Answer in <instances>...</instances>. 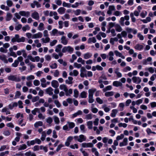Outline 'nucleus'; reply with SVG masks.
<instances>
[{
  "label": "nucleus",
  "mask_w": 156,
  "mask_h": 156,
  "mask_svg": "<svg viewBox=\"0 0 156 156\" xmlns=\"http://www.w3.org/2000/svg\"><path fill=\"white\" fill-rule=\"evenodd\" d=\"M16 18L20 19L21 18V16L28 17L30 15V12L29 11H20L19 13L16 12L14 14Z\"/></svg>",
  "instance_id": "1"
},
{
  "label": "nucleus",
  "mask_w": 156,
  "mask_h": 156,
  "mask_svg": "<svg viewBox=\"0 0 156 156\" xmlns=\"http://www.w3.org/2000/svg\"><path fill=\"white\" fill-rule=\"evenodd\" d=\"M96 90L95 89H91L89 90L88 102L89 103H91L94 102V100L93 98V94Z\"/></svg>",
  "instance_id": "2"
},
{
  "label": "nucleus",
  "mask_w": 156,
  "mask_h": 156,
  "mask_svg": "<svg viewBox=\"0 0 156 156\" xmlns=\"http://www.w3.org/2000/svg\"><path fill=\"white\" fill-rule=\"evenodd\" d=\"M8 79L11 81H15L16 82H20L21 81V79L19 76L16 75H11L9 76Z\"/></svg>",
  "instance_id": "3"
},
{
  "label": "nucleus",
  "mask_w": 156,
  "mask_h": 156,
  "mask_svg": "<svg viewBox=\"0 0 156 156\" xmlns=\"http://www.w3.org/2000/svg\"><path fill=\"white\" fill-rule=\"evenodd\" d=\"M73 48L70 46L64 47L62 48V52L63 53L68 52L71 53H73Z\"/></svg>",
  "instance_id": "4"
},
{
  "label": "nucleus",
  "mask_w": 156,
  "mask_h": 156,
  "mask_svg": "<svg viewBox=\"0 0 156 156\" xmlns=\"http://www.w3.org/2000/svg\"><path fill=\"white\" fill-rule=\"evenodd\" d=\"M16 53L17 55L19 56L22 54L23 56L25 58H26L27 55L26 50L24 49H21L20 50L18 51H17Z\"/></svg>",
  "instance_id": "5"
},
{
  "label": "nucleus",
  "mask_w": 156,
  "mask_h": 156,
  "mask_svg": "<svg viewBox=\"0 0 156 156\" xmlns=\"http://www.w3.org/2000/svg\"><path fill=\"white\" fill-rule=\"evenodd\" d=\"M31 17L36 20H38L40 18L39 13L36 11H34L31 14Z\"/></svg>",
  "instance_id": "6"
},
{
  "label": "nucleus",
  "mask_w": 156,
  "mask_h": 156,
  "mask_svg": "<svg viewBox=\"0 0 156 156\" xmlns=\"http://www.w3.org/2000/svg\"><path fill=\"white\" fill-rule=\"evenodd\" d=\"M73 137L71 136H69L67 139L66 141L65 142V145L67 147L69 146L70 143L71 141L73 140Z\"/></svg>",
  "instance_id": "7"
},
{
  "label": "nucleus",
  "mask_w": 156,
  "mask_h": 156,
  "mask_svg": "<svg viewBox=\"0 0 156 156\" xmlns=\"http://www.w3.org/2000/svg\"><path fill=\"white\" fill-rule=\"evenodd\" d=\"M82 147L83 148L91 147L93 146L92 143H83L81 144Z\"/></svg>",
  "instance_id": "8"
},
{
  "label": "nucleus",
  "mask_w": 156,
  "mask_h": 156,
  "mask_svg": "<svg viewBox=\"0 0 156 156\" xmlns=\"http://www.w3.org/2000/svg\"><path fill=\"white\" fill-rule=\"evenodd\" d=\"M84 3L83 1H80L79 2H76L74 4H72L71 7L73 8H77L79 5H83Z\"/></svg>",
  "instance_id": "9"
},
{
  "label": "nucleus",
  "mask_w": 156,
  "mask_h": 156,
  "mask_svg": "<svg viewBox=\"0 0 156 156\" xmlns=\"http://www.w3.org/2000/svg\"><path fill=\"white\" fill-rule=\"evenodd\" d=\"M49 15L51 16H53V18L55 20H57L59 19V16H57V13L56 12H50L49 13Z\"/></svg>",
  "instance_id": "10"
},
{
  "label": "nucleus",
  "mask_w": 156,
  "mask_h": 156,
  "mask_svg": "<svg viewBox=\"0 0 156 156\" xmlns=\"http://www.w3.org/2000/svg\"><path fill=\"white\" fill-rule=\"evenodd\" d=\"M42 36V34L41 33L39 32L36 34H33L32 35V39L39 38H41Z\"/></svg>",
  "instance_id": "11"
},
{
  "label": "nucleus",
  "mask_w": 156,
  "mask_h": 156,
  "mask_svg": "<svg viewBox=\"0 0 156 156\" xmlns=\"http://www.w3.org/2000/svg\"><path fill=\"white\" fill-rule=\"evenodd\" d=\"M61 43L64 45H66L68 43V41L65 36H62L61 38Z\"/></svg>",
  "instance_id": "12"
},
{
  "label": "nucleus",
  "mask_w": 156,
  "mask_h": 156,
  "mask_svg": "<svg viewBox=\"0 0 156 156\" xmlns=\"http://www.w3.org/2000/svg\"><path fill=\"white\" fill-rule=\"evenodd\" d=\"M86 137L83 135L81 134L79 136V138L78 139V141L80 142H82L86 140Z\"/></svg>",
  "instance_id": "13"
},
{
  "label": "nucleus",
  "mask_w": 156,
  "mask_h": 156,
  "mask_svg": "<svg viewBox=\"0 0 156 156\" xmlns=\"http://www.w3.org/2000/svg\"><path fill=\"white\" fill-rule=\"evenodd\" d=\"M51 86L55 88H57L59 86L58 82L56 80H53L51 82Z\"/></svg>",
  "instance_id": "14"
},
{
  "label": "nucleus",
  "mask_w": 156,
  "mask_h": 156,
  "mask_svg": "<svg viewBox=\"0 0 156 156\" xmlns=\"http://www.w3.org/2000/svg\"><path fill=\"white\" fill-rule=\"evenodd\" d=\"M0 59L2 61L5 63H7L8 62V61L7 59L6 56L5 55H0Z\"/></svg>",
  "instance_id": "15"
},
{
  "label": "nucleus",
  "mask_w": 156,
  "mask_h": 156,
  "mask_svg": "<svg viewBox=\"0 0 156 156\" xmlns=\"http://www.w3.org/2000/svg\"><path fill=\"white\" fill-rule=\"evenodd\" d=\"M53 89L51 87L47 88L45 90L46 93L50 95L53 94Z\"/></svg>",
  "instance_id": "16"
},
{
  "label": "nucleus",
  "mask_w": 156,
  "mask_h": 156,
  "mask_svg": "<svg viewBox=\"0 0 156 156\" xmlns=\"http://www.w3.org/2000/svg\"><path fill=\"white\" fill-rule=\"evenodd\" d=\"M92 54L90 52H87L83 55V58L85 59L89 58L92 56Z\"/></svg>",
  "instance_id": "17"
},
{
  "label": "nucleus",
  "mask_w": 156,
  "mask_h": 156,
  "mask_svg": "<svg viewBox=\"0 0 156 156\" xmlns=\"http://www.w3.org/2000/svg\"><path fill=\"white\" fill-rule=\"evenodd\" d=\"M19 37V36L18 34H15L14 37L11 39V42L13 43H14L16 42H17V41H18Z\"/></svg>",
  "instance_id": "18"
},
{
  "label": "nucleus",
  "mask_w": 156,
  "mask_h": 156,
  "mask_svg": "<svg viewBox=\"0 0 156 156\" xmlns=\"http://www.w3.org/2000/svg\"><path fill=\"white\" fill-rule=\"evenodd\" d=\"M113 85L116 87L121 86L122 85V83L119 81H115L113 83Z\"/></svg>",
  "instance_id": "19"
},
{
  "label": "nucleus",
  "mask_w": 156,
  "mask_h": 156,
  "mask_svg": "<svg viewBox=\"0 0 156 156\" xmlns=\"http://www.w3.org/2000/svg\"><path fill=\"white\" fill-rule=\"evenodd\" d=\"M79 74V72L76 70H74L73 71L70 72L69 75L70 76H76Z\"/></svg>",
  "instance_id": "20"
},
{
  "label": "nucleus",
  "mask_w": 156,
  "mask_h": 156,
  "mask_svg": "<svg viewBox=\"0 0 156 156\" xmlns=\"http://www.w3.org/2000/svg\"><path fill=\"white\" fill-rule=\"evenodd\" d=\"M59 88L61 90H63L65 92L67 90V86L65 84H62L60 85Z\"/></svg>",
  "instance_id": "21"
},
{
  "label": "nucleus",
  "mask_w": 156,
  "mask_h": 156,
  "mask_svg": "<svg viewBox=\"0 0 156 156\" xmlns=\"http://www.w3.org/2000/svg\"><path fill=\"white\" fill-rule=\"evenodd\" d=\"M134 48L136 50L141 51L143 48V46L142 45L137 44L135 46Z\"/></svg>",
  "instance_id": "22"
},
{
  "label": "nucleus",
  "mask_w": 156,
  "mask_h": 156,
  "mask_svg": "<svg viewBox=\"0 0 156 156\" xmlns=\"http://www.w3.org/2000/svg\"><path fill=\"white\" fill-rule=\"evenodd\" d=\"M66 9L63 7L59 8L57 10L58 12L60 14H63L65 12Z\"/></svg>",
  "instance_id": "23"
},
{
  "label": "nucleus",
  "mask_w": 156,
  "mask_h": 156,
  "mask_svg": "<svg viewBox=\"0 0 156 156\" xmlns=\"http://www.w3.org/2000/svg\"><path fill=\"white\" fill-rule=\"evenodd\" d=\"M18 147V149L19 151L23 150L27 148V146L25 144H22Z\"/></svg>",
  "instance_id": "24"
},
{
  "label": "nucleus",
  "mask_w": 156,
  "mask_h": 156,
  "mask_svg": "<svg viewBox=\"0 0 156 156\" xmlns=\"http://www.w3.org/2000/svg\"><path fill=\"white\" fill-rule=\"evenodd\" d=\"M38 30L39 31H42L44 30V24L42 23H40L37 27Z\"/></svg>",
  "instance_id": "25"
},
{
  "label": "nucleus",
  "mask_w": 156,
  "mask_h": 156,
  "mask_svg": "<svg viewBox=\"0 0 156 156\" xmlns=\"http://www.w3.org/2000/svg\"><path fill=\"white\" fill-rule=\"evenodd\" d=\"M73 78L71 77H69L68 79L66 80V83L68 84H72V80Z\"/></svg>",
  "instance_id": "26"
},
{
  "label": "nucleus",
  "mask_w": 156,
  "mask_h": 156,
  "mask_svg": "<svg viewBox=\"0 0 156 156\" xmlns=\"http://www.w3.org/2000/svg\"><path fill=\"white\" fill-rule=\"evenodd\" d=\"M117 112L118 110L116 109H113L112 110V112L110 114V116L112 117H115Z\"/></svg>",
  "instance_id": "27"
},
{
  "label": "nucleus",
  "mask_w": 156,
  "mask_h": 156,
  "mask_svg": "<svg viewBox=\"0 0 156 156\" xmlns=\"http://www.w3.org/2000/svg\"><path fill=\"white\" fill-rule=\"evenodd\" d=\"M43 125V122L41 121H39L36 122L34 124V126L36 128H37L39 126H41Z\"/></svg>",
  "instance_id": "28"
},
{
  "label": "nucleus",
  "mask_w": 156,
  "mask_h": 156,
  "mask_svg": "<svg viewBox=\"0 0 156 156\" xmlns=\"http://www.w3.org/2000/svg\"><path fill=\"white\" fill-rule=\"evenodd\" d=\"M62 6L64 7L70 8L71 7L72 4H71L70 3H66L65 2H63L62 3Z\"/></svg>",
  "instance_id": "29"
},
{
  "label": "nucleus",
  "mask_w": 156,
  "mask_h": 156,
  "mask_svg": "<svg viewBox=\"0 0 156 156\" xmlns=\"http://www.w3.org/2000/svg\"><path fill=\"white\" fill-rule=\"evenodd\" d=\"M55 123L57 124H58L60 122L59 118L57 116L54 115L53 116Z\"/></svg>",
  "instance_id": "30"
},
{
  "label": "nucleus",
  "mask_w": 156,
  "mask_h": 156,
  "mask_svg": "<svg viewBox=\"0 0 156 156\" xmlns=\"http://www.w3.org/2000/svg\"><path fill=\"white\" fill-rule=\"evenodd\" d=\"M9 50L10 52V56H13L14 58L17 57V55L13 51H12V49L11 48H9Z\"/></svg>",
  "instance_id": "31"
},
{
  "label": "nucleus",
  "mask_w": 156,
  "mask_h": 156,
  "mask_svg": "<svg viewBox=\"0 0 156 156\" xmlns=\"http://www.w3.org/2000/svg\"><path fill=\"white\" fill-rule=\"evenodd\" d=\"M65 93L66 96H70L73 93V90L72 89H69V90L67 89V90Z\"/></svg>",
  "instance_id": "32"
},
{
  "label": "nucleus",
  "mask_w": 156,
  "mask_h": 156,
  "mask_svg": "<svg viewBox=\"0 0 156 156\" xmlns=\"http://www.w3.org/2000/svg\"><path fill=\"white\" fill-rule=\"evenodd\" d=\"M96 39L95 37L89 38L87 41V42L88 43H90L91 42L95 43L96 42Z\"/></svg>",
  "instance_id": "33"
},
{
  "label": "nucleus",
  "mask_w": 156,
  "mask_h": 156,
  "mask_svg": "<svg viewBox=\"0 0 156 156\" xmlns=\"http://www.w3.org/2000/svg\"><path fill=\"white\" fill-rule=\"evenodd\" d=\"M2 112H5L6 115H8L10 114V111L9 109L6 107H5L2 110Z\"/></svg>",
  "instance_id": "34"
},
{
  "label": "nucleus",
  "mask_w": 156,
  "mask_h": 156,
  "mask_svg": "<svg viewBox=\"0 0 156 156\" xmlns=\"http://www.w3.org/2000/svg\"><path fill=\"white\" fill-rule=\"evenodd\" d=\"M41 40L43 43H46L49 42L50 38L49 37H46L45 38H43Z\"/></svg>",
  "instance_id": "35"
},
{
  "label": "nucleus",
  "mask_w": 156,
  "mask_h": 156,
  "mask_svg": "<svg viewBox=\"0 0 156 156\" xmlns=\"http://www.w3.org/2000/svg\"><path fill=\"white\" fill-rule=\"evenodd\" d=\"M62 46L61 44L57 45L55 48V51L57 52H59L61 50Z\"/></svg>",
  "instance_id": "36"
},
{
  "label": "nucleus",
  "mask_w": 156,
  "mask_h": 156,
  "mask_svg": "<svg viewBox=\"0 0 156 156\" xmlns=\"http://www.w3.org/2000/svg\"><path fill=\"white\" fill-rule=\"evenodd\" d=\"M114 92L113 91L107 92L105 93V96L106 97H109L112 96L114 95Z\"/></svg>",
  "instance_id": "37"
},
{
  "label": "nucleus",
  "mask_w": 156,
  "mask_h": 156,
  "mask_svg": "<svg viewBox=\"0 0 156 156\" xmlns=\"http://www.w3.org/2000/svg\"><path fill=\"white\" fill-rule=\"evenodd\" d=\"M67 123L68 125L69 128L70 129L73 128L75 126V124L73 122L68 121Z\"/></svg>",
  "instance_id": "38"
},
{
  "label": "nucleus",
  "mask_w": 156,
  "mask_h": 156,
  "mask_svg": "<svg viewBox=\"0 0 156 156\" xmlns=\"http://www.w3.org/2000/svg\"><path fill=\"white\" fill-rule=\"evenodd\" d=\"M12 18V15L9 13H8L7 14L6 20L7 21L10 20Z\"/></svg>",
  "instance_id": "39"
},
{
  "label": "nucleus",
  "mask_w": 156,
  "mask_h": 156,
  "mask_svg": "<svg viewBox=\"0 0 156 156\" xmlns=\"http://www.w3.org/2000/svg\"><path fill=\"white\" fill-rule=\"evenodd\" d=\"M46 133L45 131H43L41 133V140L42 141H44L45 140L46 136Z\"/></svg>",
  "instance_id": "40"
},
{
  "label": "nucleus",
  "mask_w": 156,
  "mask_h": 156,
  "mask_svg": "<svg viewBox=\"0 0 156 156\" xmlns=\"http://www.w3.org/2000/svg\"><path fill=\"white\" fill-rule=\"evenodd\" d=\"M58 30L55 29H53L50 32L51 36H55L57 34Z\"/></svg>",
  "instance_id": "41"
},
{
  "label": "nucleus",
  "mask_w": 156,
  "mask_h": 156,
  "mask_svg": "<svg viewBox=\"0 0 156 156\" xmlns=\"http://www.w3.org/2000/svg\"><path fill=\"white\" fill-rule=\"evenodd\" d=\"M87 93L84 91L81 92L80 94V96L82 98H85L87 97Z\"/></svg>",
  "instance_id": "42"
},
{
  "label": "nucleus",
  "mask_w": 156,
  "mask_h": 156,
  "mask_svg": "<svg viewBox=\"0 0 156 156\" xmlns=\"http://www.w3.org/2000/svg\"><path fill=\"white\" fill-rule=\"evenodd\" d=\"M35 77L34 75H30L27 76L26 77V79L28 81H30V80L34 79Z\"/></svg>",
  "instance_id": "43"
},
{
  "label": "nucleus",
  "mask_w": 156,
  "mask_h": 156,
  "mask_svg": "<svg viewBox=\"0 0 156 156\" xmlns=\"http://www.w3.org/2000/svg\"><path fill=\"white\" fill-rule=\"evenodd\" d=\"M73 96L75 98H78L79 96V91L76 89H75L73 91Z\"/></svg>",
  "instance_id": "44"
},
{
  "label": "nucleus",
  "mask_w": 156,
  "mask_h": 156,
  "mask_svg": "<svg viewBox=\"0 0 156 156\" xmlns=\"http://www.w3.org/2000/svg\"><path fill=\"white\" fill-rule=\"evenodd\" d=\"M27 145L28 146L33 145L35 144L34 140H31L30 141H28L27 142Z\"/></svg>",
  "instance_id": "45"
},
{
  "label": "nucleus",
  "mask_w": 156,
  "mask_h": 156,
  "mask_svg": "<svg viewBox=\"0 0 156 156\" xmlns=\"http://www.w3.org/2000/svg\"><path fill=\"white\" fill-rule=\"evenodd\" d=\"M87 126L88 128L90 129L92 128L93 122L91 121H89L87 122Z\"/></svg>",
  "instance_id": "46"
},
{
  "label": "nucleus",
  "mask_w": 156,
  "mask_h": 156,
  "mask_svg": "<svg viewBox=\"0 0 156 156\" xmlns=\"http://www.w3.org/2000/svg\"><path fill=\"white\" fill-rule=\"evenodd\" d=\"M115 30L116 31L120 32L122 30V28L119 25L116 24V25Z\"/></svg>",
  "instance_id": "47"
},
{
  "label": "nucleus",
  "mask_w": 156,
  "mask_h": 156,
  "mask_svg": "<svg viewBox=\"0 0 156 156\" xmlns=\"http://www.w3.org/2000/svg\"><path fill=\"white\" fill-rule=\"evenodd\" d=\"M118 70H119V68H117L116 69V70L115 71V73H116V74L117 76L118 77L120 78L122 76V74L120 73L117 72V71Z\"/></svg>",
  "instance_id": "48"
},
{
  "label": "nucleus",
  "mask_w": 156,
  "mask_h": 156,
  "mask_svg": "<svg viewBox=\"0 0 156 156\" xmlns=\"http://www.w3.org/2000/svg\"><path fill=\"white\" fill-rule=\"evenodd\" d=\"M21 95V93L20 91H16L15 93L14 99L19 98Z\"/></svg>",
  "instance_id": "49"
},
{
  "label": "nucleus",
  "mask_w": 156,
  "mask_h": 156,
  "mask_svg": "<svg viewBox=\"0 0 156 156\" xmlns=\"http://www.w3.org/2000/svg\"><path fill=\"white\" fill-rule=\"evenodd\" d=\"M33 84L35 86H38L40 84V82L38 80H35L33 81Z\"/></svg>",
  "instance_id": "50"
},
{
  "label": "nucleus",
  "mask_w": 156,
  "mask_h": 156,
  "mask_svg": "<svg viewBox=\"0 0 156 156\" xmlns=\"http://www.w3.org/2000/svg\"><path fill=\"white\" fill-rule=\"evenodd\" d=\"M58 66L55 63L52 64L50 65V67L51 69H55L57 68Z\"/></svg>",
  "instance_id": "51"
},
{
  "label": "nucleus",
  "mask_w": 156,
  "mask_h": 156,
  "mask_svg": "<svg viewBox=\"0 0 156 156\" xmlns=\"http://www.w3.org/2000/svg\"><path fill=\"white\" fill-rule=\"evenodd\" d=\"M19 63L18 61L17 60H15L14 62L12 64V67H16L17 66Z\"/></svg>",
  "instance_id": "52"
},
{
  "label": "nucleus",
  "mask_w": 156,
  "mask_h": 156,
  "mask_svg": "<svg viewBox=\"0 0 156 156\" xmlns=\"http://www.w3.org/2000/svg\"><path fill=\"white\" fill-rule=\"evenodd\" d=\"M77 62H80L82 64H84L85 62V61L82 59L81 58H79L77 60Z\"/></svg>",
  "instance_id": "53"
},
{
  "label": "nucleus",
  "mask_w": 156,
  "mask_h": 156,
  "mask_svg": "<svg viewBox=\"0 0 156 156\" xmlns=\"http://www.w3.org/2000/svg\"><path fill=\"white\" fill-rule=\"evenodd\" d=\"M73 12L76 15L78 16L80 14L81 10L80 9H77L76 10H73Z\"/></svg>",
  "instance_id": "54"
},
{
  "label": "nucleus",
  "mask_w": 156,
  "mask_h": 156,
  "mask_svg": "<svg viewBox=\"0 0 156 156\" xmlns=\"http://www.w3.org/2000/svg\"><path fill=\"white\" fill-rule=\"evenodd\" d=\"M112 88V87L111 85H109L107 86L105 88L103 89V91L104 92H105L107 90H111Z\"/></svg>",
  "instance_id": "55"
},
{
  "label": "nucleus",
  "mask_w": 156,
  "mask_h": 156,
  "mask_svg": "<svg viewBox=\"0 0 156 156\" xmlns=\"http://www.w3.org/2000/svg\"><path fill=\"white\" fill-rule=\"evenodd\" d=\"M145 13L144 12H142L140 14V16L142 18H144L147 15V12L146 11H144Z\"/></svg>",
  "instance_id": "56"
},
{
  "label": "nucleus",
  "mask_w": 156,
  "mask_h": 156,
  "mask_svg": "<svg viewBox=\"0 0 156 156\" xmlns=\"http://www.w3.org/2000/svg\"><path fill=\"white\" fill-rule=\"evenodd\" d=\"M6 3L7 5L9 7H11L12 6L13 3L12 1L10 0H7L6 1Z\"/></svg>",
  "instance_id": "57"
},
{
  "label": "nucleus",
  "mask_w": 156,
  "mask_h": 156,
  "mask_svg": "<svg viewBox=\"0 0 156 156\" xmlns=\"http://www.w3.org/2000/svg\"><path fill=\"white\" fill-rule=\"evenodd\" d=\"M3 134L5 136H8L10 134V132L9 130H5L3 132Z\"/></svg>",
  "instance_id": "58"
},
{
  "label": "nucleus",
  "mask_w": 156,
  "mask_h": 156,
  "mask_svg": "<svg viewBox=\"0 0 156 156\" xmlns=\"http://www.w3.org/2000/svg\"><path fill=\"white\" fill-rule=\"evenodd\" d=\"M57 42L56 40H54L50 42V45L51 46H53L55 45Z\"/></svg>",
  "instance_id": "59"
},
{
  "label": "nucleus",
  "mask_w": 156,
  "mask_h": 156,
  "mask_svg": "<svg viewBox=\"0 0 156 156\" xmlns=\"http://www.w3.org/2000/svg\"><path fill=\"white\" fill-rule=\"evenodd\" d=\"M40 149L41 150H43L46 152H47L48 151V148L46 147L43 146L42 145L40 146Z\"/></svg>",
  "instance_id": "60"
},
{
  "label": "nucleus",
  "mask_w": 156,
  "mask_h": 156,
  "mask_svg": "<svg viewBox=\"0 0 156 156\" xmlns=\"http://www.w3.org/2000/svg\"><path fill=\"white\" fill-rule=\"evenodd\" d=\"M25 41V38L24 37H22L21 38H19L18 41H17V42L20 43L21 42H24Z\"/></svg>",
  "instance_id": "61"
},
{
  "label": "nucleus",
  "mask_w": 156,
  "mask_h": 156,
  "mask_svg": "<svg viewBox=\"0 0 156 156\" xmlns=\"http://www.w3.org/2000/svg\"><path fill=\"white\" fill-rule=\"evenodd\" d=\"M22 30L24 31H25L27 30H29L30 27L28 25H26L22 27Z\"/></svg>",
  "instance_id": "62"
},
{
  "label": "nucleus",
  "mask_w": 156,
  "mask_h": 156,
  "mask_svg": "<svg viewBox=\"0 0 156 156\" xmlns=\"http://www.w3.org/2000/svg\"><path fill=\"white\" fill-rule=\"evenodd\" d=\"M43 33L44 37H48L49 35L48 34V32L47 30H44L43 32Z\"/></svg>",
  "instance_id": "63"
},
{
  "label": "nucleus",
  "mask_w": 156,
  "mask_h": 156,
  "mask_svg": "<svg viewBox=\"0 0 156 156\" xmlns=\"http://www.w3.org/2000/svg\"><path fill=\"white\" fill-rule=\"evenodd\" d=\"M54 103L57 108H59L61 106V105L58 101L57 100H55Z\"/></svg>",
  "instance_id": "64"
}]
</instances>
